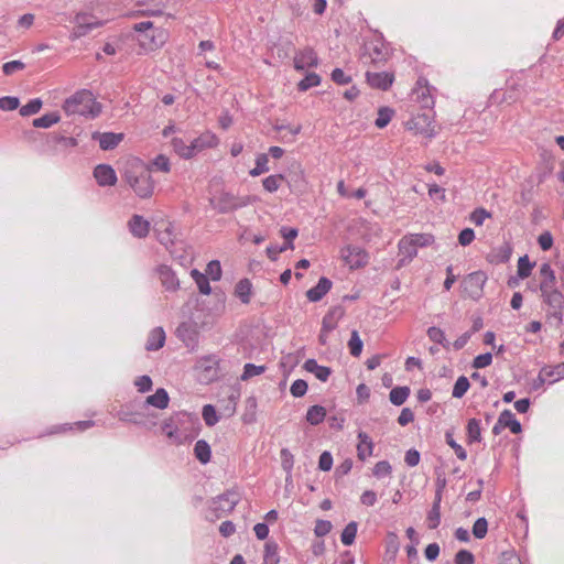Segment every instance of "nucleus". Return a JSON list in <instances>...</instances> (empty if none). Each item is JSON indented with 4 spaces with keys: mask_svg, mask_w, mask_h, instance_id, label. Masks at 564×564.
I'll return each instance as SVG.
<instances>
[{
    "mask_svg": "<svg viewBox=\"0 0 564 564\" xmlns=\"http://www.w3.org/2000/svg\"><path fill=\"white\" fill-rule=\"evenodd\" d=\"M322 78L316 73H308L302 78L297 84V89L300 91H306L312 87L319 86Z\"/></svg>",
    "mask_w": 564,
    "mask_h": 564,
    "instance_id": "5fc2aeb1",
    "label": "nucleus"
},
{
    "mask_svg": "<svg viewBox=\"0 0 564 564\" xmlns=\"http://www.w3.org/2000/svg\"><path fill=\"white\" fill-rule=\"evenodd\" d=\"M406 128L409 130H413L416 134L424 135L427 139L435 138L437 134L435 129V111L433 109H427L413 115L406 122Z\"/></svg>",
    "mask_w": 564,
    "mask_h": 564,
    "instance_id": "39448f33",
    "label": "nucleus"
},
{
    "mask_svg": "<svg viewBox=\"0 0 564 564\" xmlns=\"http://www.w3.org/2000/svg\"><path fill=\"white\" fill-rule=\"evenodd\" d=\"M480 423V420L476 417L467 421L466 435L468 444L480 443L482 441Z\"/></svg>",
    "mask_w": 564,
    "mask_h": 564,
    "instance_id": "473e14b6",
    "label": "nucleus"
},
{
    "mask_svg": "<svg viewBox=\"0 0 564 564\" xmlns=\"http://www.w3.org/2000/svg\"><path fill=\"white\" fill-rule=\"evenodd\" d=\"M357 530L358 523L356 521H350L349 523H347L340 534L341 543L346 546L354 544L357 535Z\"/></svg>",
    "mask_w": 564,
    "mask_h": 564,
    "instance_id": "49530a36",
    "label": "nucleus"
},
{
    "mask_svg": "<svg viewBox=\"0 0 564 564\" xmlns=\"http://www.w3.org/2000/svg\"><path fill=\"white\" fill-rule=\"evenodd\" d=\"M156 273L162 283V286L170 292H174L180 288V280L175 271L167 264H160L156 268Z\"/></svg>",
    "mask_w": 564,
    "mask_h": 564,
    "instance_id": "6ab92c4d",
    "label": "nucleus"
},
{
    "mask_svg": "<svg viewBox=\"0 0 564 564\" xmlns=\"http://www.w3.org/2000/svg\"><path fill=\"white\" fill-rule=\"evenodd\" d=\"M238 502V494L234 490H227L212 500L210 508L217 513V517H219L231 512Z\"/></svg>",
    "mask_w": 564,
    "mask_h": 564,
    "instance_id": "9d476101",
    "label": "nucleus"
},
{
    "mask_svg": "<svg viewBox=\"0 0 564 564\" xmlns=\"http://www.w3.org/2000/svg\"><path fill=\"white\" fill-rule=\"evenodd\" d=\"M48 142L53 144H63L65 148H75L78 145V141L76 138L65 137L56 132L50 133Z\"/></svg>",
    "mask_w": 564,
    "mask_h": 564,
    "instance_id": "680f3d73",
    "label": "nucleus"
},
{
    "mask_svg": "<svg viewBox=\"0 0 564 564\" xmlns=\"http://www.w3.org/2000/svg\"><path fill=\"white\" fill-rule=\"evenodd\" d=\"M202 416L205 424L209 427L216 425L220 417L217 414V410L213 404H205L202 409Z\"/></svg>",
    "mask_w": 564,
    "mask_h": 564,
    "instance_id": "864d4df0",
    "label": "nucleus"
},
{
    "mask_svg": "<svg viewBox=\"0 0 564 564\" xmlns=\"http://www.w3.org/2000/svg\"><path fill=\"white\" fill-rule=\"evenodd\" d=\"M303 369L313 373L322 382H326L333 372L330 367L318 365L315 358L306 359L303 364Z\"/></svg>",
    "mask_w": 564,
    "mask_h": 564,
    "instance_id": "b1692460",
    "label": "nucleus"
},
{
    "mask_svg": "<svg viewBox=\"0 0 564 564\" xmlns=\"http://www.w3.org/2000/svg\"><path fill=\"white\" fill-rule=\"evenodd\" d=\"M433 87L429 85V80L425 77H419L416 87L412 90V96L420 104L421 110L433 109L435 100L431 93Z\"/></svg>",
    "mask_w": 564,
    "mask_h": 564,
    "instance_id": "1a4fd4ad",
    "label": "nucleus"
},
{
    "mask_svg": "<svg viewBox=\"0 0 564 564\" xmlns=\"http://www.w3.org/2000/svg\"><path fill=\"white\" fill-rule=\"evenodd\" d=\"M170 395L164 388H159L156 391L148 395L143 402V408L153 406L159 410H164L169 406Z\"/></svg>",
    "mask_w": 564,
    "mask_h": 564,
    "instance_id": "a878e982",
    "label": "nucleus"
},
{
    "mask_svg": "<svg viewBox=\"0 0 564 564\" xmlns=\"http://www.w3.org/2000/svg\"><path fill=\"white\" fill-rule=\"evenodd\" d=\"M257 406L258 402L256 397L250 395L246 399V408L241 417L245 424H252L257 421Z\"/></svg>",
    "mask_w": 564,
    "mask_h": 564,
    "instance_id": "4c0bfd02",
    "label": "nucleus"
},
{
    "mask_svg": "<svg viewBox=\"0 0 564 564\" xmlns=\"http://www.w3.org/2000/svg\"><path fill=\"white\" fill-rule=\"evenodd\" d=\"M416 249L425 248L434 243L435 237L432 234L422 232V234H409L408 235Z\"/></svg>",
    "mask_w": 564,
    "mask_h": 564,
    "instance_id": "bf43d9fd",
    "label": "nucleus"
},
{
    "mask_svg": "<svg viewBox=\"0 0 564 564\" xmlns=\"http://www.w3.org/2000/svg\"><path fill=\"white\" fill-rule=\"evenodd\" d=\"M165 332L162 327H154L149 336L145 344V349L148 351H156L161 349L165 344Z\"/></svg>",
    "mask_w": 564,
    "mask_h": 564,
    "instance_id": "c85d7f7f",
    "label": "nucleus"
},
{
    "mask_svg": "<svg viewBox=\"0 0 564 564\" xmlns=\"http://www.w3.org/2000/svg\"><path fill=\"white\" fill-rule=\"evenodd\" d=\"M191 276L195 281V283L202 294L209 295L212 293V286H210L209 278L207 276V274L202 273L197 269H193L191 271Z\"/></svg>",
    "mask_w": 564,
    "mask_h": 564,
    "instance_id": "58836bf2",
    "label": "nucleus"
},
{
    "mask_svg": "<svg viewBox=\"0 0 564 564\" xmlns=\"http://www.w3.org/2000/svg\"><path fill=\"white\" fill-rule=\"evenodd\" d=\"M357 456L361 462H365L372 455L375 445L371 437L366 432L360 431L357 435Z\"/></svg>",
    "mask_w": 564,
    "mask_h": 564,
    "instance_id": "cd10ccee",
    "label": "nucleus"
},
{
    "mask_svg": "<svg viewBox=\"0 0 564 564\" xmlns=\"http://www.w3.org/2000/svg\"><path fill=\"white\" fill-rule=\"evenodd\" d=\"M252 284L249 279H241L235 286V294L243 304H249L251 300Z\"/></svg>",
    "mask_w": 564,
    "mask_h": 564,
    "instance_id": "72a5a7b5",
    "label": "nucleus"
},
{
    "mask_svg": "<svg viewBox=\"0 0 564 564\" xmlns=\"http://www.w3.org/2000/svg\"><path fill=\"white\" fill-rule=\"evenodd\" d=\"M293 63L296 70H304L306 68L317 67L319 58L314 48L307 46L295 53Z\"/></svg>",
    "mask_w": 564,
    "mask_h": 564,
    "instance_id": "ddd939ff",
    "label": "nucleus"
},
{
    "mask_svg": "<svg viewBox=\"0 0 564 564\" xmlns=\"http://www.w3.org/2000/svg\"><path fill=\"white\" fill-rule=\"evenodd\" d=\"M194 456L203 465L210 462L212 447L205 440H198L194 445Z\"/></svg>",
    "mask_w": 564,
    "mask_h": 564,
    "instance_id": "2f4dec72",
    "label": "nucleus"
},
{
    "mask_svg": "<svg viewBox=\"0 0 564 564\" xmlns=\"http://www.w3.org/2000/svg\"><path fill=\"white\" fill-rule=\"evenodd\" d=\"M172 148L174 152L184 160H189L193 158V152L189 149V144H186L182 138H173L171 141Z\"/></svg>",
    "mask_w": 564,
    "mask_h": 564,
    "instance_id": "37998d69",
    "label": "nucleus"
},
{
    "mask_svg": "<svg viewBox=\"0 0 564 564\" xmlns=\"http://www.w3.org/2000/svg\"><path fill=\"white\" fill-rule=\"evenodd\" d=\"M167 33L163 29L152 30L151 34L142 35V39L139 40L140 45L145 51H156L161 48L166 42Z\"/></svg>",
    "mask_w": 564,
    "mask_h": 564,
    "instance_id": "dca6fc26",
    "label": "nucleus"
},
{
    "mask_svg": "<svg viewBox=\"0 0 564 564\" xmlns=\"http://www.w3.org/2000/svg\"><path fill=\"white\" fill-rule=\"evenodd\" d=\"M498 564H522V561L516 551L511 549L501 553Z\"/></svg>",
    "mask_w": 564,
    "mask_h": 564,
    "instance_id": "774afa93",
    "label": "nucleus"
},
{
    "mask_svg": "<svg viewBox=\"0 0 564 564\" xmlns=\"http://www.w3.org/2000/svg\"><path fill=\"white\" fill-rule=\"evenodd\" d=\"M541 369L542 375L546 376L550 384L564 379V362H560L555 366H543Z\"/></svg>",
    "mask_w": 564,
    "mask_h": 564,
    "instance_id": "c9c22d12",
    "label": "nucleus"
},
{
    "mask_svg": "<svg viewBox=\"0 0 564 564\" xmlns=\"http://www.w3.org/2000/svg\"><path fill=\"white\" fill-rule=\"evenodd\" d=\"M218 144V138L210 131H206L193 139L189 143V149L193 152V158L205 149L215 148Z\"/></svg>",
    "mask_w": 564,
    "mask_h": 564,
    "instance_id": "aec40b11",
    "label": "nucleus"
},
{
    "mask_svg": "<svg viewBox=\"0 0 564 564\" xmlns=\"http://www.w3.org/2000/svg\"><path fill=\"white\" fill-rule=\"evenodd\" d=\"M285 180L284 174H272L263 178L262 186L269 193H275L281 185V182Z\"/></svg>",
    "mask_w": 564,
    "mask_h": 564,
    "instance_id": "6e6d98bb",
    "label": "nucleus"
},
{
    "mask_svg": "<svg viewBox=\"0 0 564 564\" xmlns=\"http://www.w3.org/2000/svg\"><path fill=\"white\" fill-rule=\"evenodd\" d=\"M426 334L430 340H432L433 343L438 344L444 348H447L449 346V343L445 337L444 330L441 329L440 327L431 326L427 328Z\"/></svg>",
    "mask_w": 564,
    "mask_h": 564,
    "instance_id": "4d7b16f0",
    "label": "nucleus"
},
{
    "mask_svg": "<svg viewBox=\"0 0 564 564\" xmlns=\"http://www.w3.org/2000/svg\"><path fill=\"white\" fill-rule=\"evenodd\" d=\"M445 441H446V444L451 448H453V451L455 452L458 459L465 460L467 458L466 449L454 440L453 432L446 431Z\"/></svg>",
    "mask_w": 564,
    "mask_h": 564,
    "instance_id": "e2e57ef3",
    "label": "nucleus"
},
{
    "mask_svg": "<svg viewBox=\"0 0 564 564\" xmlns=\"http://www.w3.org/2000/svg\"><path fill=\"white\" fill-rule=\"evenodd\" d=\"M175 335L191 350L198 346L199 333L191 323H181L175 330Z\"/></svg>",
    "mask_w": 564,
    "mask_h": 564,
    "instance_id": "9b49d317",
    "label": "nucleus"
},
{
    "mask_svg": "<svg viewBox=\"0 0 564 564\" xmlns=\"http://www.w3.org/2000/svg\"><path fill=\"white\" fill-rule=\"evenodd\" d=\"M535 265V262H531L528 254H524L518 260V270L517 275L518 279H527L531 275L532 269Z\"/></svg>",
    "mask_w": 564,
    "mask_h": 564,
    "instance_id": "de8ad7c7",
    "label": "nucleus"
},
{
    "mask_svg": "<svg viewBox=\"0 0 564 564\" xmlns=\"http://www.w3.org/2000/svg\"><path fill=\"white\" fill-rule=\"evenodd\" d=\"M513 248L509 241H505L502 245L495 247L487 254V261L491 264H502L510 261Z\"/></svg>",
    "mask_w": 564,
    "mask_h": 564,
    "instance_id": "412c9836",
    "label": "nucleus"
},
{
    "mask_svg": "<svg viewBox=\"0 0 564 564\" xmlns=\"http://www.w3.org/2000/svg\"><path fill=\"white\" fill-rule=\"evenodd\" d=\"M370 57L373 64L387 62L391 56V46L379 31L375 32L373 40L369 43Z\"/></svg>",
    "mask_w": 564,
    "mask_h": 564,
    "instance_id": "0eeeda50",
    "label": "nucleus"
},
{
    "mask_svg": "<svg viewBox=\"0 0 564 564\" xmlns=\"http://www.w3.org/2000/svg\"><path fill=\"white\" fill-rule=\"evenodd\" d=\"M348 348L350 355L354 357H359L364 349V341L359 336L358 330L354 329L350 334V338L348 340Z\"/></svg>",
    "mask_w": 564,
    "mask_h": 564,
    "instance_id": "3c124183",
    "label": "nucleus"
},
{
    "mask_svg": "<svg viewBox=\"0 0 564 564\" xmlns=\"http://www.w3.org/2000/svg\"><path fill=\"white\" fill-rule=\"evenodd\" d=\"M263 562L268 564H279V545L274 541H269L264 544Z\"/></svg>",
    "mask_w": 564,
    "mask_h": 564,
    "instance_id": "79ce46f5",
    "label": "nucleus"
},
{
    "mask_svg": "<svg viewBox=\"0 0 564 564\" xmlns=\"http://www.w3.org/2000/svg\"><path fill=\"white\" fill-rule=\"evenodd\" d=\"M43 106V101L41 98H33L28 101V104L23 105L19 112L22 117H29L37 113Z\"/></svg>",
    "mask_w": 564,
    "mask_h": 564,
    "instance_id": "13d9d810",
    "label": "nucleus"
},
{
    "mask_svg": "<svg viewBox=\"0 0 564 564\" xmlns=\"http://www.w3.org/2000/svg\"><path fill=\"white\" fill-rule=\"evenodd\" d=\"M88 15L89 14L86 12H77L74 15L73 22L76 23V26L72 30V32L69 33V36H68V39L72 42L86 36L94 29H97V28H100L104 25V21H100V20H97L94 22H85V19Z\"/></svg>",
    "mask_w": 564,
    "mask_h": 564,
    "instance_id": "6e6552de",
    "label": "nucleus"
},
{
    "mask_svg": "<svg viewBox=\"0 0 564 564\" xmlns=\"http://www.w3.org/2000/svg\"><path fill=\"white\" fill-rule=\"evenodd\" d=\"M411 390L408 386H398L391 389L389 393L390 402L395 405H402L409 398Z\"/></svg>",
    "mask_w": 564,
    "mask_h": 564,
    "instance_id": "f704fd0d",
    "label": "nucleus"
},
{
    "mask_svg": "<svg viewBox=\"0 0 564 564\" xmlns=\"http://www.w3.org/2000/svg\"><path fill=\"white\" fill-rule=\"evenodd\" d=\"M289 249H294L293 242H284L283 245H270L267 247L265 252L269 259L275 261L278 259V254L284 252Z\"/></svg>",
    "mask_w": 564,
    "mask_h": 564,
    "instance_id": "69168bd1",
    "label": "nucleus"
},
{
    "mask_svg": "<svg viewBox=\"0 0 564 564\" xmlns=\"http://www.w3.org/2000/svg\"><path fill=\"white\" fill-rule=\"evenodd\" d=\"M162 430L169 438L174 441L175 444H177V445L183 444L184 441L180 434V430L173 423L172 420L164 421L162 424Z\"/></svg>",
    "mask_w": 564,
    "mask_h": 564,
    "instance_id": "603ef678",
    "label": "nucleus"
},
{
    "mask_svg": "<svg viewBox=\"0 0 564 564\" xmlns=\"http://www.w3.org/2000/svg\"><path fill=\"white\" fill-rule=\"evenodd\" d=\"M95 425V421L93 420H85V421H77L75 423H64L54 425L51 427L45 435H52V434H58V433H65L68 431H76V432H83L86 431Z\"/></svg>",
    "mask_w": 564,
    "mask_h": 564,
    "instance_id": "5701e85b",
    "label": "nucleus"
},
{
    "mask_svg": "<svg viewBox=\"0 0 564 564\" xmlns=\"http://www.w3.org/2000/svg\"><path fill=\"white\" fill-rule=\"evenodd\" d=\"M61 120V116L58 112H47L39 118H35L32 122L33 127L35 128H43L47 129L57 123Z\"/></svg>",
    "mask_w": 564,
    "mask_h": 564,
    "instance_id": "ea45409f",
    "label": "nucleus"
},
{
    "mask_svg": "<svg viewBox=\"0 0 564 564\" xmlns=\"http://www.w3.org/2000/svg\"><path fill=\"white\" fill-rule=\"evenodd\" d=\"M281 466L286 473V481L292 479V470L294 466V456L289 448H282L280 452Z\"/></svg>",
    "mask_w": 564,
    "mask_h": 564,
    "instance_id": "c03bdc74",
    "label": "nucleus"
},
{
    "mask_svg": "<svg viewBox=\"0 0 564 564\" xmlns=\"http://www.w3.org/2000/svg\"><path fill=\"white\" fill-rule=\"evenodd\" d=\"M367 84L375 89L388 90L394 82V74L390 72H366Z\"/></svg>",
    "mask_w": 564,
    "mask_h": 564,
    "instance_id": "4468645a",
    "label": "nucleus"
},
{
    "mask_svg": "<svg viewBox=\"0 0 564 564\" xmlns=\"http://www.w3.org/2000/svg\"><path fill=\"white\" fill-rule=\"evenodd\" d=\"M336 312H339V315L343 314L340 307H334L329 310L322 319V328L323 333H330L337 327V322L335 318Z\"/></svg>",
    "mask_w": 564,
    "mask_h": 564,
    "instance_id": "a18cd8bd",
    "label": "nucleus"
},
{
    "mask_svg": "<svg viewBox=\"0 0 564 564\" xmlns=\"http://www.w3.org/2000/svg\"><path fill=\"white\" fill-rule=\"evenodd\" d=\"M253 202H256V198L252 196H238L227 191H221L210 198V205L218 214L234 213L251 205Z\"/></svg>",
    "mask_w": 564,
    "mask_h": 564,
    "instance_id": "7ed1b4c3",
    "label": "nucleus"
},
{
    "mask_svg": "<svg viewBox=\"0 0 564 564\" xmlns=\"http://www.w3.org/2000/svg\"><path fill=\"white\" fill-rule=\"evenodd\" d=\"M487 282V275L484 271H475L469 273L462 281L464 293L473 300H479L484 292V286Z\"/></svg>",
    "mask_w": 564,
    "mask_h": 564,
    "instance_id": "423d86ee",
    "label": "nucleus"
},
{
    "mask_svg": "<svg viewBox=\"0 0 564 564\" xmlns=\"http://www.w3.org/2000/svg\"><path fill=\"white\" fill-rule=\"evenodd\" d=\"M333 282L327 276H321L315 286L306 292L310 302H319L332 289Z\"/></svg>",
    "mask_w": 564,
    "mask_h": 564,
    "instance_id": "4be33fe9",
    "label": "nucleus"
},
{
    "mask_svg": "<svg viewBox=\"0 0 564 564\" xmlns=\"http://www.w3.org/2000/svg\"><path fill=\"white\" fill-rule=\"evenodd\" d=\"M63 110L68 115H79L85 118L95 119L102 110V106L96 100L89 89H79L63 102Z\"/></svg>",
    "mask_w": 564,
    "mask_h": 564,
    "instance_id": "f03ea898",
    "label": "nucleus"
},
{
    "mask_svg": "<svg viewBox=\"0 0 564 564\" xmlns=\"http://www.w3.org/2000/svg\"><path fill=\"white\" fill-rule=\"evenodd\" d=\"M325 417H326V409L319 404L310 406L307 409L306 416H305L306 421L311 425L321 424L322 422H324Z\"/></svg>",
    "mask_w": 564,
    "mask_h": 564,
    "instance_id": "e433bc0d",
    "label": "nucleus"
},
{
    "mask_svg": "<svg viewBox=\"0 0 564 564\" xmlns=\"http://www.w3.org/2000/svg\"><path fill=\"white\" fill-rule=\"evenodd\" d=\"M517 99L512 94H508L507 91H502L500 89H496L491 93L488 99V104L491 105H500L502 102H512Z\"/></svg>",
    "mask_w": 564,
    "mask_h": 564,
    "instance_id": "052dcab7",
    "label": "nucleus"
},
{
    "mask_svg": "<svg viewBox=\"0 0 564 564\" xmlns=\"http://www.w3.org/2000/svg\"><path fill=\"white\" fill-rule=\"evenodd\" d=\"M174 234L172 224H167L166 227L158 234V240L165 248L174 245Z\"/></svg>",
    "mask_w": 564,
    "mask_h": 564,
    "instance_id": "338daca9",
    "label": "nucleus"
},
{
    "mask_svg": "<svg viewBox=\"0 0 564 564\" xmlns=\"http://www.w3.org/2000/svg\"><path fill=\"white\" fill-rule=\"evenodd\" d=\"M268 163H269L268 154L259 153L256 156L254 167H252L249 171V175L252 176V177H257V176H259V175H261L263 173L269 172L270 167H269Z\"/></svg>",
    "mask_w": 564,
    "mask_h": 564,
    "instance_id": "a19ab883",
    "label": "nucleus"
},
{
    "mask_svg": "<svg viewBox=\"0 0 564 564\" xmlns=\"http://www.w3.org/2000/svg\"><path fill=\"white\" fill-rule=\"evenodd\" d=\"M393 115L394 110L392 108L380 107L378 110V116L375 120V126L379 129L386 128L390 123Z\"/></svg>",
    "mask_w": 564,
    "mask_h": 564,
    "instance_id": "8fccbe9b",
    "label": "nucleus"
},
{
    "mask_svg": "<svg viewBox=\"0 0 564 564\" xmlns=\"http://www.w3.org/2000/svg\"><path fill=\"white\" fill-rule=\"evenodd\" d=\"M343 258L351 269H359L368 263V253L359 246H347L343 250Z\"/></svg>",
    "mask_w": 564,
    "mask_h": 564,
    "instance_id": "f8f14e48",
    "label": "nucleus"
},
{
    "mask_svg": "<svg viewBox=\"0 0 564 564\" xmlns=\"http://www.w3.org/2000/svg\"><path fill=\"white\" fill-rule=\"evenodd\" d=\"M291 189L302 191L305 186V174L303 169L297 165L295 170L285 175V180Z\"/></svg>",
    "mask_w": 564,
    "mask_h": 564,
    "instance_id": "7c9ffc66",
    "label": "nucleus"
},
{
    "mask_svg": "<svg viewBox=\"0 0 564 564\" xmlns=\"http://www.w3.org/2000/svg\"><path fill=\"white\" fill-rule=\"evenodd\" d=\"M129 230L133 237L142 239L149 235L150 231V223L143 218L141 215H133L129 223Z\"/></svg>",
    "mask_w": 564,
    "mask_h": 564,
    "instance_id": "393cba45",
    "label": "nucleus"
},
{
    "mask_svg": "<svg viewBox=\"0 0 564 564\" xmlns=\"http://www.w3.org/2000/svg\"><path fill=\"white\" fill-rule=\"evenodd\" d=\"M398 248L401 256L398 262L399 268L409 264L417 256V249L408 235L399 240Z\"/></svg>",
    "mask_w": 564,
    "mask_h": 564,
    "instance_id": "a211bd4d",
    "label": "nucleus"
},
{
    "mask_svg": "<svg viewBox=\"0 0 564 564\" xmlns=\"http://www.w3.org/2000/svg\"><path fill=\"white\" fill-rule=\"evenodd\" d=\"M470 388L469 379L466 376H459L453 387L452 397L462 399Z\"/></svg>",
    "mask_w": 564,
    "mask_h": 564,
    "instance_id": "09e8293b",
    "label": "nucleus"
},
{
    "mask_svg": "<svg viewBox=\"0 0 564 564\" xmlns=\"http://www.w3.org/2000/svg\"><path fill=\"white\" fill-rule=\"evenodd\" d=\"M543 303L547 305V321L554 323L556 327L563 324L564 294L554 286L541 291Z\"/></svg>",
    "mask_w": 564,
    "mask_h": 564,
    "instance_id": "20e7f679",
    "label": "nucleus"
},
{
    "mask_svg": "<svg viewBox=\"0 0 564 564\" xmlns=\"http://www.w3.org/2000/svg\"><path fill=\"white\" fill-rule=\"evenodd\" d=\"M499 425H503L505 429H509L513 434H520L522 432V425L516 415L508 409L503 410L499 414Z\"/></svg>",
    "mask_w": 564,
    "mask_h": 564,
    "instance_id": "c756f323",
    "label": "nucleus"
},
{
    "mask_svg": "<svg viewBox=\"0 0 564 564\" xmlns=\"http://www.w3.org/2000/svg\"><path fill=\"white\" fill-rule=\"evenodd\" d=\"M265 371V366H258L251 362H247L243 366V371L240 376V379L242 381L249 380L250 378L254 376H259Z\"/></svg>",
    "mask_w": 564,
    "mask_h": 564,
    "instance_id": "0e129e2a",
    "label": "nucleus"
},
{
    "mask_svg": "<svg viewBox=\"0 0 564 564\" xmlns=\"http://www.w3.org/2000/svg\"><path fill=\"white\" fill-rule=\"evenodd\" d=\"M539 274H540L541 281L538 284V286L534 288V291H538V290L544 291L546 288H551V286L555 285L556 275L549 262H544L540 265Z\"/></svg>",
    "mask_w": 564,
    "mask_h": 564,
    "instance_id": "bb28decb",
    "label": "nucleus"
},
{
    "mask_svg": "<svg viewBox=\"0 0 564 564\" xmlns=\"http://www.w3.org/2000/svg\"><path fill=\"white\" fill-rule=\"evenodd\" d=\"M93 175L97 184L101 187L112 186L118 180L115 169L106 163L96 165Z\"/></svg>",
    "mask_w": 564,
    "mask_h": 564,
    "instance_id": "2eb2a0df",
    "label": "nucleus"
},
{
    "mask_svg": "<svg viewBox=\"0 0 564 564\" xmlns=\"http://www.w3.org/2000/svg\"><path fill=\"white\" fill-rule=\"evenodd\" d=\"M123 133L116 132H99L95 131L91 134L94 141H98L99 148L104 151H110L116 149L119 143L123 140Z\"/></svg>",
    "mask_w": 564,
    "mask_h": 564,
    "instance_id": "f3484780",
    "label": "nucleus"
},
{
    "mask_svg": "<svg viewBox=\"0 0 564 564\" xmlns=\"http://www.w3.org/2000/svg\"><path fill=\"white\" fill-rule=\"evenodd\" d=\"M122 177L139 198L147 199L153 195L151 166L142 160L133 159L124 169Z\"/></svg>",
    "mask_w": 564,
    "mask_h": 564,
    "instance_id": "f257e3e1",
    "label": "nucleus"
}]
</instances>
